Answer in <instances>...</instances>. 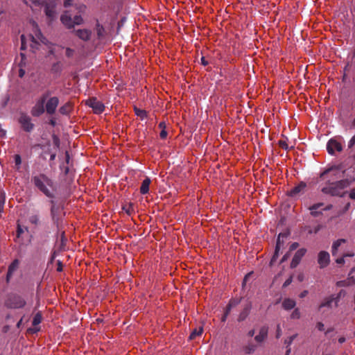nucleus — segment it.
I'll list each match as a JSON object with an SVG mask.
<instances>
[{
  "instance_id": "1",
  "label": "nucleus",
  "mask_w": 355,
  "mask_h": 355,
  "mask_svg": "<svg viewBox=\"0 0 355 355\" xmlns=\"http://www.w3.org/2000/svg\"><path fill=\"white\" fill-rule=\"evenodd\" d=\"M31 182L36 189L46 197L49 198H54L55 197L54 193L55 191L54 182L44 173L33 175Z\"/></svg>"
},
{
  "instance_id": "2",
  "label": "nucleus",
  "mask_w": 355,
  "mask_h": 355,
  "mask_svg": "<svg viewBox=\"0 0 355 355\" xmlns=\"http://www.w3.org/2000/svg\"><path fill=\"white\" fill-rule=\"evenodd\" d=\"M353 180L349 179H343L338 181H331L327 180L324 186L322 188L321 191L331 196H340L343 197L345 193L342 191L348 187Z\"/></svg>"
},
{
  "instance_id": "3",
  "label": "nucleus",
  "mask_w": 355,
  "mask_h": 355,
  "mask_svg": "<svg viewBox=\"0 0 355 355\" xmlns=\"http://www.w3.org/2000/svg\"><path fill=\"white\" fill-rule=\"evenodd\" d=\"M51 95V92L47 90L40 96L31 110V114L33 116L38 117L46 112L44 104Z\"/></svg>"
},
{
  "instance_id": "4",
  "label": "nucleus",
  "mask_w": 355,
  "mask_h": 355,
  "mask_svg": "<svg viewBox=\"0 0 355 355\" xmlns=\"http://www.w3.org/2000/svg\"><path fill=\"white\" fill-rule=\"evenodd\" d=\"M26 304V302L23 297L16 293L10 294L5 302L6 306L9 309H21Z\"/></svg>"
},
{
  "instance_id": "5",
  "label": "nucleus",
  "mask_w": 355,
  "mask_h": 355,
  "mask_svg": "<svg viewBox=\"0 0 355 355\" xmlns=\"http://www.w3.org/2000/svg\"><path fill=\"white\" fill-rule=\"evenodd\" d=\"M59 104V98L56 96H51L47 98L45 104V110L49 115L55 114Z\"/></svg>"
},
{
  "instance_id": "6",
  "label": "nucleus",
  "mask_w": 355,
  "mask_h": 355,
  "mask_svg": "<svg viewBox=\"0 0 355 355\" xmlns=\"http://www.w3.org/2000/svg\"><path fill=\"white\" fill-rule=\"evenodd\" d=\"M86 105L92 107L94 112L97 114L102 113L105 110L103 103L94 97L89 98Z\"/></svg>"
},
{
  "instance_id": "7",
  "label": "nucleus",
  "mask_w": 355,
  "mask_h": 355,
  "mask_svg": "<svg viewBox=\"0 0 355 355\" xmlns=\"http://www.w3.org/2000/svg\"><path fill=\"white\" fill-rule=\"evenodd\" d=\"M327 150L330 155H333L335 154L336 151H342L343 146L336 139L332 138L329 139L327 144Z\"/></svg>"
},
{
  "instance_id": "8",
  "label": "nucleus",
  "mask_w": 355,
  "mask_h": 355,
  "mask_svg": "<svg viewBox=\"0 0 355 355\" xmlns=\"http://www.w3.org/2000/svg\"><path fill=\"white\" fill-rule=\"evenodd\" d=\"M22 128L26 132H31L34 128V124L31 123V119L29 116L22 114L19 119Z\"/></svg>"
},
{
  "instance_id": "9",
  "label": "nucleus",
  "mask_w": 355,
  "mask_h": 355,
  "mask_svg": "<svg viewBox=\"0 0 355 355\" xmlns=\"http://www.w3.org/2000/svg\"><path fill=\"white\" fill-rule=\"evenodd\" d=\"M306 184L304 182H300L299 184L288 191V196L291 198H296L304 192Z\"/></svg>"
},
{
  "instance_id": "10",
  "label": "nucleus",
  "mask_w": 355,
  "mask_h": 355,
  "mask_svg": "<svg viewBox=\"0 0 355 355\" xmlns=\"http://www.w3.org/2000/svg\"><path fill=\"white\" fill-rule=\"evenodd\" d=\"M306 252V250L305 248H300L295 252L291 262V268H295L297 266Z\"/></svg>"
},
{
  "instance_id": "11",
  "label": "nucleus",
  "mask_w": 355,
  "mask_h": 355,
  "mask_svg": "<svg viewBox=\"0 0 355 355\" xmlns=\"http://www.w3.org/2000/svg\"><path fill=\"white\" fill-rule=\"evenodd\" d=\"M330 261L329 254L326 251H321L318 254V262L321 268L327 266Z\"/></svg>"
},
{
  "instance_id": "12",
  "label": "nucleus",
  "mask_w": 355,
  "mask_h": 355,
  "mask_svg": "<svg viewBox=\"0 0 355 355\" xmlns=\"http://www.w3.org/2000/svg\"><path fill=\"white\" fill-rule=\"evenodd\" d=\"M73 33L81 40L87 42L90 40L92 31L88 29L73 30Z\"/></svg>"
},
{
  "instance_id": "13",
  "label": "nucleus",
  "mask_w": 355,
  "mask_h": 355,
  "mask_svg": "<svg viewBox=\"0 0 355 355\" xmlns=\"http://www.w3.org/2000/svg\"><path fill=\"white\" fill-rule=\"evenodd\" d=\"M60 21L67 28H73V19L68 11H65L61 15Z\"/></svg>"
},
{
  "instance_id": "14",
  "label": "nucleus",
  "mask_w": 355,
  "mask_h": 355,
  "mask_svg": "<svg viewBox=\"0 0 355 355\" xmlns=\"http://www.w3.org/2000/svg\"><path fill=\"white\" fill-rule=\"evenodd\" d=\"M50 203L51 205V216L52 220L54 222V223L58 224L59 220L58 215L60 212V207L56 205L55 202L53 200H51L50 201Z\"/></svg>"
},
{
  "instance_id": "15",
  "label": "nucleus",
  "mask_w": 355,
  "mask_h": 355,
  "mask_svg": "<svg viewBox=\"0 0 355 355\" xmlns=\"http://www.w3.org/2000/svg\"><path fill=\"white\" fill-rule=\"evenodd\" d=\"M252 309V303L250 302H248L244 306L242 311L240 313L239 317H238V321L242 322L245 320L247 317L248 316L250 310Z\"/></svg>"
},
{
  "instance_id": "16",
  "label": "nucleus",
  "mask_w": 355,
  "mask_h": 355,
  "mask_svg": "<svg viewBox=\"0 0 355 355\" xmlns=\"http://www.w3.org/2000/svg\"><path fill=\"white\" fill-rule=\"evenodd\" d=\"M268 327L267 326H263L261 327L259 334L254 337V340L257 343L263 342L268 336Z\"/></svg>"
},
{
  "instance_id": "17",
  "label": "nucleus",
  "mask_w": 355,
  "mask_h": 355,
  "mask_svg": "<svg viewBox=\"0 0 355 355\" xmlns=\"http://www.w3.org/2000/svg\"><path fill=\"white\" fill-rule=\"evenodd\" d=\"M324 205L322 202H318L313 204L312 206L309 207V210L311 211V215L313 217H318L322 214V211H318V209L322 207Z\"/></svg>"
},
{
  "instance_id": "18",
  "label": "nucleus",
  "mask_w": 355,
  "mask_h": 355,
  "mask_svg": "<svg viewBox=\"0 0 355 355\" xmlns=\"http://www.w3.org/2000/svg\"><path fill=\"white\" fill-rule=\"evenodd\" d=\"M44 12L49 19H50L51 20L54 19L55 15V10L54 6L49 3H46L44 6Z\"/></svg>"
},
{
  "instance_id": "19",
  "label": "nucleus",
  "mask_w": 355,
  "mask_h": 355,
  "mask_svg": "<svg viewBox=\"0 0 355 355\" xmlns=\"http://www.w3.org/2000/svg\"><path fill=\"white\" fill-rule=\"evenodd\" d=\"M286 236L285 234H279V236H278V238L277 239V243H276V246H275V253L272 256V261H275L277 258L279 256V252L280 250V248L282 247V245H283L281 242V240H280V237L281 236Z\"/></svg>"
},
{
  "instance_id": "20",
  "label": "nucleus",
  "mask_w": 355,
  "mask_h": 355,
  "mask_svg": "<svg viewBox=\"0 0 355 355\" xmlns=\"http://www.w3.org/2000/svg\"><path fill=\"white\" fill-rule=\"evenodd\" d=\"M151 182L150 179L148 177H146L142 182L141 185L140 187V193L141 194H146L149 192V186Z\"/></svg>"
},
{
  "instance_id": "21",
  "label": "nucleus",
  "mask_w": 355,
  "mask_h": 355,
  "mask_svg": "<svg viewBox=\"0 0 355 355\" xmlns=\"http://www.w3.org/2000/svg\"><path fill=\"white\" fill-rule=\"evenodd\" d=\"M295 301L291 298H286L282 302V306L285 310H291L295 306Z\"/></svg>"
},
{
  "instance_id": "22",
  "label": "nucleus",
  "mask_w": 355,
  "mask_h": 355,
  "mask_svg": "<svg viewBox=\"0 0 355 355\" xmlns=\"http://www.w3.org/2000/svg\"><path fill=\"white\" fill-rule=\"evenodd\" d=\"M62 71V64L60 61L54 62L51 68V71L53 74L59 75Z\"/></svg>"
},
{
  "instance_id": "23",
  "label": "nucleus",
  "mask_w": 355,
  "mask_h": 355,
  "mask_svg": "<svg viewBox=\"0 0 355 355\" xmlns=\"http://www.w3.org/2000/svg\"><path fill=\"white\" fill-rule=\"evenodd\" d=\"M345 242H346L345 239H340L333 243L332 248H331V253H332L333 256L337 255V252H338V248L341 245L342 243H345Z\"/></svg>"
},
{
  "instance_id": "24",
  "label": "nucleus",
  "mask_w": 355,
  "mask_h": 355,
  "mask_svg": "<svg viewBox=\"0 0 355 355\" xmlns=\"http://www.w3.org/2000/svg\"><path fill=\"white\" fill-rule=\"evenodd\" d=\"M72 110V105L70 102L66 103L64 105L61 106L59 109V112L62 115H68Z\"/></svg>"
},
{
  "instance_id": "25",
  "label": "nucleus",
  "mask_w": 355,
  "mask_h": 355,
  "mask_svg": "<svg viewBox=\"0 0 355 355\" xmlns=\"http://www.w3.org/2000/svg\"><path fill=\"white\" fill-rule=\"evenodd\" d=\"M256 348V345L253 343H248L246 346L244 347L243 350L245 354H250L254 352Z\"/></svg>"
},
{
  "instance_id": "26",
  "label": "nucleus",
  "mask_w": 355,
  "mask_h": 355,
  "mask_svg": "<svg viewBox=\"0 0 355 355\" xmlns=\"http://www.w3.org/2000/svg\"><path fill=\"white\" fill-rule=\"evenodd\" d=\"M96 31L98 39H101L104 36L105 28L98 22H97L96 26Z\"/></svg>"
},
{
  "instance_id": "27",
  "label": "nucleus",
  "mask_w": 355,
  "mask_h": 355,
  "mask_svg": "<svg viewBox=\"0 0 355 355\" xmlns=\"http://www.w3.org/2000/svg\"><path fill=\"white\" fill-rule=\"evenodd\" d=\"M202 327H200L198 329H193L189 336V339L194 340L197 336H200L202 334Z\"/></svg>"
},
{
  "instance_id": "28",
  "label": "nucleus",
  "mask_w": 355,
  "mask_h": 355,
  "mask_svg": "<svg viewBox=\"0 0 355 355\" xmlns=\"http://www.w3.org/2000/svg\"><path fill=\"white\" fill-rule=\"evenodd\" d=\"M334 300H335V297H334V296H333V295H332V296H330L329 297H328V298L325 299V300H324V302H322L320 304V305L319 308H320V309H321V308H322V307H325V306H327V307H330V306H331V303H332Z\"/></svg>"
},
{
  "instance_id": "29",
  "label": "nucleus",
  "mask_w": 355,
  "mask_h": 355,
  "mask_svg": "<svg viewBox=\"0 0 355 355\" xmlns=\"http://www.w3.org/2000/svg\"><path fill=\"white\" fill-rule=\"evenodd\" d=\"M122 209L129 216L132 215V213H134V211H134V205L132 202H130L128 205L123 206Z\"/></svg>"
},
{
  "instance_id": "30",
  "label": "nucleus",
  "mask_w": 355,
  "mask_h": 355,
  "mask_svg": "<svg viewBox=\"0 0 355 355\" xmlns=\"http://www.w3.org/2000/svg\"><path fill=\"white\" fill-rule=\"evenodd\" d=\"M19 266V261L17 259L14 260L8 266V272H10V274H12L15 272V271L17 269Z\"/></svg>"
},
{
  "instance_id": "31",
  "label": "nucleus",
  "mask_w": 355,
  "mask_h": 355,
  "mask_svg": "<svg viewBox=\"0 0 355 355\" xmlns=\"http://www.w3.org/2000/svg\"><path fill=\"white\" fill-rule=\"evenodd\" d=\"M135 114L140 117L141 119H144L147 117V112L144 110H141L139 108H137V107H135Z\"/></svg>"
},
{
  "instance_id": "32",
  "label": "nucleus",
  "mask_w": 355,
  "mask_h": 355,
  "mask_svg": "<svg viewBox=\"0 0 355 355\" xmlns=\"http://www.w3.org/2000/svg\"><path fill=\"white\" fill-rule=\"evenodd\" d=\"M42 314L40 312L37 313L33 317V322H32L33 325L36 326V325H38L39 324H40V322H42Z\"/></svg>"
},
{
  "instance_id": "33",
  "label": "nucleus",
  "mask_w": 355,
  "mask_h": 355,
  "mask_svg": "<svg viewBox=\"0 0 355 355\" xmlns=\"http://www.w3.org/2000/svg\"><path fill=\"white\" fill-rule=\"evenodd\" d=\"M83 23V19L80 15H76L73 18V28L74 25H80Z\"/></svg>"
},
{
  "instance_id": "34",
  "label": "nucleus",
  "mask_w": 355,
  "mask_h": 355,
  "mask_svg": "<svg viewBox=\"0 0 355 355\" xmlns=\"http://www.w3.org/2000/svg\"><path fill=\"white\" fill-rule=\"evenodd\" d=\"M29 222L35 225H37L40 223V218L37 215H32L28 218Z\"/></svg>"
},
{
  "instance_id": "35",
  "label": "nucleus",
  "mask_w": 355,
  "mask_h": 355,
  "mask_svg": "<svg viewBox=\"0 0 355 355\" xmlns=\"http://www.w3.org/2000/svg\"><path fill=\"white\" fill-rule=\"evenodd\" d=\"M52 140L53 145L57 148H59L60 146V138L56 135H52Z\"/></svg>"
},
{
  "instance_id": "36",
  "label": "nucleus",
  "mask_w": 355,
  "mask_h": 355,
  "mask_svg": "<svg viewBox=\"0 0 355 355\" xmlns=\"http://www.w3.org/2000/svg\"><path fill=\"white\" fill-rule=\"evenodd\" d=\"M75 53V51L69 47L65 48V55L69 58H73Z\"/></svg>"
},
{
  "instance_id": "37",
  "label": "nucleus",
  "mask_w": 355,
  "mask_h": 355,
  "mask_svg": "<svg viewBox=\"0 0 355 355\" xmlns=\"http://www.w3.org/2000/svg\"><path fill=\"white\" fill-rule=\"evenodd\" d=\"M278 144H279V147H281L284 150H288L289 148L286 141L284 139L279 140L278 141Z\"/></svg>"
},
{
  "instance_id": "38",
  "label": "nucleus",
  "mask_w": 355,
  "mask_h": 355,
  "mask_svg": "<svg viewBox=\"0 0 355 355\" xmlns=\"http://www.w3.org/2000/svg\"><path fill=\"white\" fill-rule=\"evenodd\" d=\"M296 336L297 335H293L285 340L284 343L286 345V347H288L292 344Z\"/></svg>"
},
{
  "instance_id": "39",
  "label": "nucleus",
  "mask_w": 355,
  "mask_h": 355,
  "mask_svg": "<svg viewBox=\"0 0 355 355\" xmlns=\"http://www.w3.org/2000/svg\"><path fill=\"white\" fill-rule=\"evenodd\" d=\"M291 318L292 319H298L300 318V312L298 309H295L291 313Z\"/></svg>"
},
{
  "instance_id": "40",
  "label": "nucleus",
  "mask_w": 355,
  "mask_h": 355,
  "mask_svg": "<svg viewBox=\"0 0 355 355\" xmlns=\"http://www.w3.org/2000/svg\"><path fill=\"white\" fill-rule=\"evenodd\" d=\"M15 165L17 166V168L19 169V166L21 164V158L19 155H15Z\"/></svg>"
},
{
  "instance_id": "41",
  "label": "nucleus",
  "mask_w": 355,
  "mask_h": 355,
  "mask_svg": "<svg viewBox=\"0 0 355 355\" xmlns=\"http://www.w3.org/2000/svg\"><path fill=\"white\" fill-rule=\"evenodd\" d=\"M332 168H328L320 173V178L322 180H325L327 176L331 172Z\"/></svg>"
},
{
  "instance_id": "42",
  "label": "nucleus",
  "mask_w": 355,
  "mask_h": 355,
  "mask_svg": "<svg viewBox=\"0 0 355 355\" xmlns=\"http://www.w3.org/2000/svg\"><path fill=\"white\" fill-rule=\"evenodd\" d=\"M241 302L239 299H231L229 302L230 306L234 307L237 306Z\"/></svg>"
},
{
  "instance_id": "43",
  "label": "nucleus",
  "mask_w": 355,
  "mask_h": 355,
  "mask_svg": "<svg viewBox=\"0 0 355 355\" xmlns=\"http://www.w3.org/2000/svg\"><path fill=\"white\" fill-rule=\"evenodd\" d=\"M63 270V265L61 261L58 260L57 261V271L62 272Z\"/></svg>"
},
{
  "instance_id": "44",
  "label": "nucleus",
  "mask_w": 355,
  "mask_h": 355,
  "mask_svg": "<svg viewBox=\"0 0 355 355\" xmlns=\"http://www.w3.org/2000/svg\"><path fill=\"white\" fill-rule=\"evenodd\" d=\"M355 144V135L352 137L348 143V148H352Z\"/></svg>"
},
{
  "instance_id": "45",
  "label": "nucleus",
  "mask_w": 355,
  "mask_h": 355,
  "mask_svg": "<svg viewBox=\"0 0 355 355\" xmlns=\"http://www.w3.org/2000/svg\"><path fill=\"white\" fill-rule=\"evenodd\" d=\"M292 281H293V278H292V277H290L289 278H288V279L284 282V284H283V287H284V288H286V287H287L288 286H289V285L291 284Z\"/></svg>"
},
{
  "instance_id": "46",
  "label": "nucleus",
  "mask_w": 355,
  "mask_h": 355,
  "mask_svg": "<svg viewBox=\"0 0 355 355\" xmlns=\"http://www.w3.org/2000/svg\"><path fill=\"white\" fill-rule=\"evenodd\" d=\"M299 246V243H297V242H294L291 245H290V248H289V250L290 251H293L295 250V249H297Z\"/></svg>"
},
{
  "instance_id": "47",
  "label": "nucleus",
  "mask_w": 355,
  "mask_h": 355,
  "mask_svg": "<svg viewBox=\"0 0 355 355\" xmlns=\"http://www.w3.org/2000/svg\"><path fill=\"white\" fill-rule=\"evenodd\" d=\"M282 336V329L279 324L277 326L276 338H279Z\"/></svg>"
},
{
  "instance_id": "48",
  "label": "nucleus",
  "mask_w": 355,
  "mask_h": 355,
  "mask_svg": "<svg viewBox=\"0 0 355 355\" xmlns=\"http://www.w3.org/2000/svg\"><path fill=\"white\" fill-rule=\"evenodd\" d=\"M167 135H168V133L166 130H162V131L160 132V134H159V137L161 139H164L166 138Z\"/></svg>"
},
{
  "instance_id": "49",
  "label": "nucleus",
  "mask_w": 355,
  "mask_h": 355,
  "mask_svg": "<svg viewBox=\"0 0 355 355\" xmlns=\"http://www.w3.org/2000/svg\"><path fill=\"white\" fill-rule=\"evenodd\" d=\"M316 327L319 331H324V325L322 322H319L317 323Z\"/></svg>"
},
{
  "instance_id": "50",
  "label": "nucleus",
  "mask_w": 355,
  "mask_h": 355,
  "mask_svg": "<svg viewBox=\"0 0 355 355\" xmlns=\"http://www.w3.org/2000/svg\"><path fill=\"white\" fill-rule=\"evenodd\" d=\"M349 197L355 200V189H352L349 193Z\"/></svg>"
},
{
  "instance_id": "51",
  "label": "nucleus",
  "mask_w": 355,
  "mask_h": 355,
  "mask_svg": "<svg viewBox=\"0 0 355 355\" xmlns=\"http://www.w3.org/2000/svg\"><path fill=\"white\" fill-rule=\"evenodd\" d=\"M73 0H64V6L65 8H67L72 5Z\"/></svg>"
},
{
  "instance_id": "52",
  "label": "nucleus",
  "mask_w": 355,
  "mask_h": 355,
  "mask_svg": "<svg viewBox=\"0 0 355 355\" xmlns=\"http://www.w3.org/2000/svg\"><path fill=\"white\" fill-rule=\"evenodd\" d=\"M232 306H230V304H228L225 308V312L224 313L226 315H229L230 311H231V309H232Z\"/></svg>"
},
{
  "instance_id": "53",
  "label": "nucleus",
  "mask_w": 355,
  "mask_h": 355,
  "mask_svg": "<svg viewBox=\"0 0 355 355\" xmlns=\"http://www.w3.org/2000/svg\"><path fill=\"white\" fill-rule=\"evenodd\" d=\"M23 232H24L23 229L20 227V225H18L17 230V236L19 237Z\"/></svg>"
},
{
  "instance_id": "54",
  "label": "nucleus",
  "mask_w": 355,
  "mask_h": 355,
  "mask_svg": "<svg viewBox=\"0 0 355 355\" xmlns=\"http://www.w3.org/2000/svg\"><path fill=\"white\" fill-rule=\"evenodd\" d=\"M344 256L343 257H340V258H338L336 260V262L338 263V264H343L345 263V259H344Z\"/></svg>"
},
{
  "instance_id": "55",
  "label": "nucleus",
  "mask_w": 355,
  "mask_h": 355,
  "mask_svg": "<svg viewBox=\"0 0 355 355\" xmlns=\"http://www.w3.org/2000/svg\"><path fill=\"white\" fill-rule=\"evenodd\" d=\"M5 199L0 198V212L3 210Z\"/></svg>"
},
{
  "instance_id": "56",
  "label": "nucleus",
  "mask_w": 355,
  "mask_h": 355,
  "mask_svg": "<svg viewBox=\"0 0 355 355\" xmlns=\"http://www.w3.org/2000/svg\"><path fill=\"white\" fill-rule=\"evenodd\" d=\"M158 127L162 130L166 129V123L164 121H162L159 123Z\"/></svg>"
},
{
  "instance_id": "57",
  "label": "nucleus",
  "mask_w": 355,
  "mask_h": 355,
  "mask_svg": "<svg viewBox=\"0 0 355 355\" xmlns=\"http://www.w3.org/2000/svg\"><path fill=\"white\" fill-rule=\"evenodd\" d=\"M201 64L204 66H207L209 64V62L205 60V57H202L201 58Z\"/></svg>"
},
{
  "instance_id": "58",
  "label": "nucleus",
  "mask_w": 355,
  "mask_h": 355,
  "mask_svg": "<svg viewBox=\"0 0 355 355\" xmlns=\"http://www.w3.org/2000/svg\"><path fill=\"white\" fill-rule=\"evenodd\" d=\"M307 294H308V291L305 290L300 294V297L303 298V297H306L307 295Z\"/></svg>"
},
{
  "instance_id": "59",
  "label": "nucleus",
  "mask_w": 355,
  "mask_h": 355,
  "mask_svg": "<svg viewBox=\"0 0 355 355\" xmlns=\"http://www.w3.org/2000/svg\"><path fill=\"white\" fill-rule=\"evenodd\" d=\"M24 40H25V37L24 35H21V49H24Z\"/></svg>"
},
{
  "instance_id": "60",
  "label": "nucleus",
  "mask_w": 355,
  "mask_h": 355,
  "mask_svg": "<svg viewBox=\"0 0 355 355\" xmlns=\"http://www.w3.org/2000/svg\"><path fill=\"white\" fill-rule=\"evenodd\" d=\"M12 277V274L10 273V272H7V275H6V282L8 283L11 279V277Z\"/></svg>"
},
{
  "instance_id": "61",
  "label": "nucleus",
  "mask_w": 355,
  "mask_h": 355,
  "mask_svg": "<svg viewBox=\"0 0 355 355\" xmlns=\"http://www.w3.org/2000/svg\"><path fill=\"white\" fill-rule=\"evenodd\" d=\"M255 331L254 329H252L248 331V335L250 337H252L254 335Z\"/></svg>"
},
{
  "instance_id": "62",
  "label": "nucleus",
  "mask_w": 355,
  "mask_h": 355,
  "mask_svg": "<svg viewBox=\"0 0 355 355\" xmlns=\"http://www.w3.org/2000/svg\"><path fill=\"white\" fill-rule=\"evenodd\" d=\"M350 207H351V204H350V202H347V203L345 205V207H344V211H347V210L350 208Z\"/></svg>"
},
{
  "instance_id": "63",
  "label": "nucleus",
  "mask_w": 355,
  "mask_h": 355,
  "mask_svg": "<svg viewBox=\"0 0 355 355\" xmlns=\"http://www.w3.org/2000/svg\"><path fill=\"white\" fill-rule=\"evenodd\" d=\"M332 207H333L332 205H328L327 206H326V207L323 209V210H324V211H328V210L331 209H332Z\"/></svg>"
},
{
  "instance_id": "64",
  "label": "nucleus",
  "mask_w": 355,
  "mask_h": 355,
  "mask_svg": "<svg viewBox=\"0 0 355 355\" xmlns=\"http://www.w3.org/2000/svg\"><path fill=\"white\" fill-rule=\"evenodd\" d=\"M24 73H25L24 70H23V69H21L19 70V77L22 78V77L24 76Z\"/></svg>"
}]
</instances>
